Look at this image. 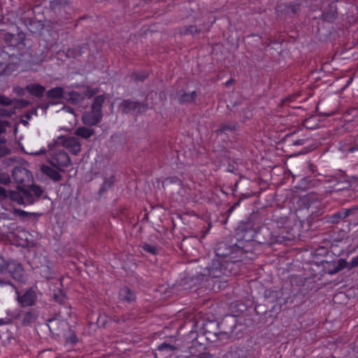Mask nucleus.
Segmentation results:
<instances>
[{
  "instance_id": "nucleus-27",
  "label": "nucleus",
  "mask_w": 358,
  "mask_h": 358,
  "mask_svg": "<svg viewBox=\"0 0 358 358\" xmlns=\"http://www.w3.org/2000/svg\"><path fill=\"white\" fill-rule=\"evenodd\" d=\"M176 349H177V347H176L175 345H171V344H169L166 343H163L157 346V350L159 351V352H166V354L161 355L160 357H159L158 353L155 352V358H164V357H166L169 352H171V351H173Z\"/></svg>"
},
{
  "instance_id": "nucleus-52",
  "label": "nucleus",
  "mask_w": 358,
  "mask_h": 358,
  "mask_svg": "<svg viewBox=\"0 0 358 358\" xmlns=\"http://www.w3.org/2000/svg\"><path fill=\"white\" fill-rule=\"evenodd\" d=\"M32 191L34 192L35 194L36 195V196H39L41 193H42V190L40 187H32L31 188H30Z\"/></svg>"
},
{
  "instance_id": "nucleus-48",
  "label": "nucleus",
  "mask_w": 358,
  "mask_h": 358,
  "mask_svg": "<svg viewBox=\"0 0 358 358\" xmlns=\"http://www.w3.org/2000/svg\"><path fill=\"white\" fill-rule=\"evenodd\" d=\"M10 182V177L7 174L0 173V183L7 184Z\"/></svg>"
},
{
  "instance_id": "nucleus-45",
  "label": "nucleus",
  "mask_w": 358,
  "mask_h": 358,
  "mask_svg": "<svg viewBox=\"0 0 358 358\" xmlns=\"http://www.w3.org/2000/svg\"><path fill=\"white\" fill-rule=\"evenodd\" d=\"M358 266V255L353 257L350 262H348V269L351 270Z\"/></svg>"
},
{
  "instance_id": "nucleus-10",
  "label": "nucleus",
  "mask_w": 358,
  "mask_h": 358,
  "mask_svg": "<svg viewBox=\"0 0 358 358\" xmlns=\"http://www.w3.org/2000/svg\"><path fill=\"white\" fill-rule=\"evenodd\" d=\"M235 243L230 244L227 242H220L218 243L215 248V254L217 257H220L222 259H228L231 257L232 259H237V254L235 250Z\"/></svg>"
},
{
  "instance_id": "nucleus-61",
  "label": "nucleus",
  "mask_w": 358,
  "mask_h": 358,
  "mask_svg": "<svg viewBox=\"0 0 358 358\" xmlns=\"http://www.w3.org/2000/svg\"><path fill=\"white\" fill-rule=\"evenodd\" d=\"M41 170L42 172H43V173L45 172V165L44 164L41 166Z\"/></svg>"
},
{
  "instance_id": "nucleus-3",
  "label": "nucleus",
  "mask_w": 358,
  "mask_h": 358,
  "mask_svg": "<svg viewBox=\"0 0 358 358\" xmlns=\"http://www.w3.org/2000/svg\"><path fill=\"white\" fill-rule=\"evenodd\" d=\"M105 101L104 95H99L95 96L91 110L85 113L82 116V120L85 125L94 126L99 124L103 118L102 105Z\"/></svg>"
},
{
  "instance_id": "nucleus-12",
  "label": "nucleus",
  "mask_w": 358,
  "mask_h": 358,
  "mask_svg": "<svg viewBox=\"0 0 358 358\" xmlns=\"http://www.w3.org/2000/svg\"><path fill=\"white\" fill-rule=\"evenodd\" d=\"M237 322V318L234 315H227L224 317L218 324L220 329V334H224L227 338H229L234 332Z\"/></svg>"
},
{
  "instance_id": "nucleus-43",
  "label": "nucleus",
  "mask_w": 358,
  "mask_h": 358,
  "mask_svg": "<svg viewBox=\"0 0 358 358\" xmlns=\"http://www.w3.org/2000/svg\"><path fill=\"white\" fill-rule=\"evenodd\" d=\"M99 92L98 88H90V87H87V90L85 92V96L87 98L90 99L93 97L96 93Z\"/></svg>"
},
{
  "instance_id": "nucleus-19",
  "label": "nucleus",
  "mask_w": 358,
  "mask_h": 358,
  "mask_svg": "<svg viewBox=\"0 0 358 358\" xmlns=\"http://www.w3.org/2000/svg\"><path fill=\"white\" fill-rule=\"evenodd\" d=\"M338 17L337 7L334 2L329 3L328 8L322 13V17L324 21L333 22Z\"/></svg>"
},
{
  "instance_id": "nucleus-26",
  "label": "nucleus",
  "mask_w": 358,
  "mask_h": 358,
  "mask_svg": "<svg viewBox=\"0 0 358 358\" xmlns=\"http://www.w3.org/2000/svg\"><path fill=\"white\" fill-rule=\"evenodd\" d=\"M65 91L62 87H56L46 92V98L49 99H64Z\"/></svg>"
},
{
  "instance_id": "nucleus-13",
  "label": "nucleus",
  "mask_w": 358,
  "mask_h": 358,
  "mask_svg": "<svg viewBox=\"0 0 358 358\" xmlns=\"http://www.w3.org/2000/svg\"><path fill=\"white\" fill-rule=\"evenodd\" d=\"M7 270L16 281L24 282L27 280L26 273L22 265L15 260H11L7 264Z\"/></svg>"
},
{
  "instance_id": "nucleus-41",
  "label": "nucleus",
  "mask_w": 358,
  "mask_h": 358,
  "mask_svg": "<svg viewBox=\"0 0 358 358\" xmlns=\"http://www.w3.org/2000/svg\"><path fill=\"white\" fill-rule=\"evenodd\" d=\"M204 334L206 336V339L210 342H215L218 339V334L217 333H212L211 331L205 330Z\"/></svg>"
},
{
  "instance_id": "nucleus-38",
  "label": "nucleus",
  "mask_w": 358,
  "mask_h": 358,
  "mask_svg": "<svg viewBox=\"0 0 358 358\" xmlns=\"http://www.w3.org/2000/svg\"><path fill=\"white\" fill-rule=\"evenodd\" d=\"M52 296L55 301L59 303H63L66 299L64 293L59 288L57 292L55 290L53 291Z\"/></svg>"
},
{
  "instance_id": "nucleus-39",
  "label": "nucleus",
  "mask_w": 358,
  "mask_h": 358,
  "mask_svg": "<svg viewBox=\"0 0 358 358\" xmlns=\"http://www.w3.org/2000/svg\"><path fill=\"white\" fill-rule=\"evenodd\" d=\"M82 53H83V52H82L81 46H77L72 49L68 50V51L66 52V55L69 57H72L75 58L76 57L80 56L82 55Z\"/></svg>"
},
{
  "instance_id": "nucleus-16",
  "label": "nucleus",
  "mask_w": 358,
  "mask_h": 358,
  "mask_svg": "<svg viewBox=\"0 0 358 358\" xmlns=\"http://www.w3.org/2000/svg\"><path fill=\"white\" fill-rule=\"evenodd\" d=\"M241 261L242 259L240 257L237 258L236 260V259H232L231 257L224 259L222 274L226 275L236 274L238 272L237 263Z\"/></svg>"
},
{
  "instance_id": "nucleus-17",
  "label": "nucleus",
  "mask_w": 358,
  "mask_h": 358,
  "mask_svg": "<svg viewBox=\"0 0 358 358\" xmlns=\"http://www.w3.org/2000/svg\"><path fill=\"white\" fill-rule=\"evenodd\" d=\"M197 96L196 91L188 93L183 90H180L176 92L178 101L180 105L193 103L196 101Z\"/></svg>"
},
{
  "instance_id": "nucleus-24",
  "label": "nucleus",
  "mask_w": 358,
  "mask_h": 358,
  "mask_svg": "<svg viewBox=\"0 0 358 358\" xmlns=\"http://www.w3.org/2000/svg\"><path fill=\"white\" fill-rule=\"evenodd\" d=\"M85 96L76 91L65 92L64 100L71 103V104H78L83 101Z\"/></svg>"
},
{
  "instance_id": "nucleus-33",
  "label": "nucleus",
  "mask_w": 358,
  "mask_h": 358,
  "mask_svg": "<svg viewBox=\"0 0 358 358\" xmlns=\"http://www.w3.org/2000/svg\"><path fill=\"white\" fill-rule=\"evenodd\" d=\"M141 248L145 252L153 255H157L161 250V248L148 243H143Z\"/></svg>"
},
{
  "instance_id": "nucleus-29",
  "label": "nucleus",
  "mask_w": 358,
  "mask_h": 358,
  "mask_svg": "<svg viewBox=\"0 0 358 358\" xmlns=\"http://www.w3.org/2000/svg\"><path fill=\"white\" fill-rule=\"evenodd\" d=\"M201 29L198 28L194 24L185 26L180 29V35H192L194 36L195 34L201 33Z\"/></svg>"
},
{
  "instance_id": "nucleus-5",
  "label": "nucleus",
  "mask_w": 358,
  "mask_h": 358,
  "mask_svg": "<svg viewBox=\"0 0 358 358\" xmlns=\"http://www.w3.org/2000/svg\"><path fill=\"white\" fill-rule=\"evenodd\" d=\"M255 215H251L239 222L235 230L237 241H252L255 235Z\"/></svg>"
},
{
  "instance_id": "nucleus-37",
  "label": "nucleus",
  "mask_w": 358,
  "mask_h": 358,
  "mask_svg": "<svg viewBox=\"0 0 358 358\" xmlns=\"http://www.w3.org/2000/svg\"><path fill=\"white\" fill-rule=\"evenodd\" d=\"M148 77L146 71L134 72L131 74V78L135 82H143Z\"/></svg>"
},
{
  "instance_id": "nucleus-7",
  "label": "nucleus",
  "mask_w": 358,
  "mask_h": 358,
  "mask_svg": "<svg viewBox=\"0 0 358 358\" xmlns=\"http://www.w3.org/2000/svg\"><path fill=\"white\" fill-rule=\"evenodd\" d=\"M118 108L122 115H126L131 111H134L137 115H141L148 108L147 103H142L132 99H123L118 105Z\"/></svg>"
},
{
  "instance_id": "nucleus-56",
  "label": "nucleus",
  "mask_w": 358,
  "mask_h": 358,
  "mask_svg": "<svg viewBox=\"0 0 358 358\" xmlns=\"http://www.w3.org/2000/svg\"><path fill=\"white\" fill-rule=\"evenodd\" d=\"M208 354L207 352H201V353H199V355H196L197 358H207L208 357Z\"/></svg>"
},
{
  "instance_id": "nucleus-63",
  "label": "nucleus",
  "mask_w": 358,
  "mask_h": 358,
  "mask_svg": "<svg viewBox=\"0 0 358 358\" xmlns=\"http://www.w3.org/2000/svg\"><path fill=\"white\" fill-rule=\"evenodd\" d=\"M5 141H6V139L4 138H0L1 143L5 142Z\"/></svg>"
},
{
  "instance_id": "nucleus-21",
  "label": "nucleus",
  "mask_w": 358,
  "mask_h": 358,
  "mask_svg": "<svg viewBox=\"0 0 358 358\" xmlns=\"http://www.w3.org/2000/svg\"><path fill=\"white\" fill-rule=\"evenodd\" d=\"M239 127V124L236 121H231L223 122L220 124V127L217 129L215 130V133L217 135H221L222 134H227L228 132L233 133Z\"/></svg>"
},
{
  "instance_id": "nucleus-22",
  "label": "nucleus",
  "mask_w": 358,
  "mask_h": 358,
  "mask_svg": "<svg viewBox=\"0 0 358 358\" xmlns=\"http://www.w3.org/2000/svg\"><path fill=\"white\" fill-rule=\"evenodd\" d=\"M119 299L123 302L130 303L136 300L135 292L128 287H122L118 294Z\"/></svg>"
},
{
  "instance_id": "nucleus-15",
  "label": "nucleus",
  "mask_w": 358,
  "mask_h": 358,
  "mask_svg": "<svg viewBox=\"0 0 358 358\" xmlns=\"http://www.w3.org/2000/svg\"><path fill=\"white\" fill-rule=\"evenodd\" d=\"M46 325L48 327L51 336L57 339L62 333L65 324L57 318L49 319Z\"/></svg>"
},
{
  "instance_id": "nucleus-46",
  "label": "nucleus",
  "mask_w": 358,
  "mask_h": 358,
  "mask_svg": "<svg viewBox=\"0 0 358 358\" xmlns=\"http://www.w3.org/2000/svg\"><path fill=\"white\" fill-rule=\"evenodd\" d=\"M10 127V124L7 121L0 120V134L6 131L7 127Z\"/></svg>"
},
{
  "instance_id": "nucleus-8",
  "label": "nucleus",
  "mask_w": 358,
  "mask_h": 358,
  "mask_svg": "<svg viewBox=\"0 0 358 358\" xmlns=\"http://www.w3.org/2000/svg\"><path fill=\"white\" fill-rule=\"evenodd\" d=\"M273 221V223L271 224V228H273V231H277L278 235L286 234L289 232L293 236L290 241L295 238L292 223L287 217H276Z\"/></svg>"
},
{
  "instance_id": "nucleus-28",
  "label": "nucleus",
  "mask_w": 358,
  "mask_h": 358,
  "mask_svg": "<svg viewBox=\"0 0 358 358\" xmlns=\"http://www.w3.org/2000/svg\"><path fill=\"white\" fill-rule=\"evenodd\" d=\"M94 133L95 131L93 129L80 127L76 130L75 134L83 138L88 139L94 135Z\"/></svg>"
},
{
  "instance_id": "nucleus-55",
  "label": "nucleus",
  "mask_w": 358,
  "mask_h": 358,
  "mask_svg": "<svg viewBox=\"0 0 358 358\" xmlns=\"http://www.w3.org/2000/svg\"><path fill=\"white\" fill-rule=\"evenodd\" d=\"M239 203H240V200L238 201H237L236 203H235L233 206H231L229 208L227 212L228 213H231L234 210V208L239 204Z\"/></svg>"
},
{
  "instance_id": "nucleus-4",
  "label": "nucleus",
  "mask_w": 358,
  "mask_h": 358,
  "mask_svg": "<svg viewBox=\"0 0 358 358\" xmlns=\"http://www.w3.org/2000/svg\"><path fill=\"white\" fill-rule=\"evenodd\" d=\"M48 147L50 157L48 161L52 166L59 169V167H66L70 164V157L60 145L55 143V145L49 144Z\"/></svg>"
},
{
  "instance_id": "nucleus-36",
  "label": "nucleus",
  "mask_w": 358,
  "mask_h": 358,
  "mask_svg": "<svg viewBox=\"0 0 358 358\" xmlns=\"http://www.w3.org/2000/svg\"><path fill=\"white\" fill-rule=\"evenodd\" d=\"M69 3V0H52L50 1V8L52 10H59Z\"/></svg>"
},
{
  "instance_id": "nucleus-34",
  "label": "nucleus",
  "mask_w": 358,
  "mask_h": 358,
  "mask_svg": "<svg viewBox=\"0 0 358 358\" xmlns=\"http://www.w3.org/2000/svg\"><path fill=\"white\" fill-rule=\"evenodd\" d=\"M38 315V312L35 310L27 312L23 317V323L24 324H29L34 322L36 320Z\"/></svg>"
},
{
  "instance_id": "nucleus-32",
  "label": "nucleus",
  "mask_w": 358,
  "mask_h": 358,
  "mask_svg": "<svg viewBox=\"0 0 358 358\" xmlns=\"http://www.w3.org/2000/svg\"><path fill=\"white\" fill-rule=\"evenodd\" d=\"M115 177L110 176L109 178H106L104 180L103 183L101 186L99 190V195H102L104 192H106L108 189L111 188L114 184Z\"/></svg>"
},
{
  "instance_id": "nucleus-54",
  "label": "nucleus",
  "mask_w": 358,
  "mask_h": 358,
  "mask_svg": "<svg viewBox=\"0 0 358 358\" xmlns=\"http://www.w3.org/2000/svg\"><path fill=\"white\" fill-rule=\"evenodd\" d=\"M14 91L19 95H23L24 94V90L22 88L15 87L14 88Z\"/></svg>"
},
{
  "instance_id": "nucleus-2",
  "label": "nucleus",
  "mask_w": 358,
  "mask_h": 358,
  "mask_svg": "<svg viewBox=\"0 0 358 358\" xmlns=\"http://www.w3.org/2000/svg\"><path fill=\"white\" fill-rule=\"evenodd\" d=\"M292 236L288 233L279 234L273 231V228L264 224L255 229L252 241L259 244L272 245L274 243H286L290 241Z\"/></svg>"
},
{
  "instance_id": "nucleus-47",
  "label": "nucleus",
  "mask_w": 358,
  "mask_h": 358,
  "mask_svg": "<svg viewBox=\"0 0 358 358\" xmlns=\"http://www.w3.org/2000/svg\"><path fill=\"white\" fill-rule=\"evenodd\" d=\"M7 264L8 262L0 255V273H3L7 269Z\"/></svg>"
},
{
  "instance_id": "nucleus-58",
  "label": "nucleus",
  "mask_w": 358,
  "mask_h": 358,
  "mask_svg": "<svg viewBox=\"0 0 358 358\" xmlns=\"http://www.w3.org/2000/svg\"><path fill=\"white\" fill-rule=\"evenodd\" d=\"M357 150H358V144H356L355 145L350 147L348 150L350 152H353Z\"/></svg>"
},
{
  "instance_id": "nucleus-20",
  "label": "nucleus",
  "mask_w": 358,
  "mask_h": 358,
  "mask_svg": "<svg viewBox=\"0 0 358 358\" xmlns=\"http://www.w3.org/2000/svg\"><path fill=\"white\" fill-rule=\"evenodd\" d=\"M356 208H342L329 217V221L332 224H338L341 220L352 214Z\"/></svg>"
},
{
  "instance_id": "nucleus-57",
  "label": "nucleus",
  "mask_w": 358,
  "mask_h": 358,
  "mask_svg": "<svg viewBox=\"0 0 358 358\" xmlns=\"http://www.w3.org/2000/svg\"><path fill=\"white\" fill-rule=\"evenodd\" d=\"M57 103H62L61 102H58V101H49L48 102H46L45 108L47 109L50 105H55V104H57Z\"/></svg>"
},
{
  "instance_id": "nucleus-64",
  "label": "nucleus",
  "mask_w": 358,
  "mask_h": 358,
  "mask_svg": "<svg viewBox=\"0 0 358 358\" xmlns=\"http://www.w3.org/2000/svg\"><path fill=\"white\" fill-rule=\"evenodd\" d=\"M188 358H197L196 355H192L191 357H189Z\"/></svg>"
},
{
  "instance_id": "nucleus-50",
  "label": "nucleus",
  "mask_w": 358,
  "mask_h": 358,
  "mask_svg": "<svg viewBox=\"0 0 358 358\" xmlns=\"http://www.w3.org/2000/svg\"><path fill=\"white\" fill-rule=\"evenodd\" d=\"M289 8L292 13L296 14L300 10V5L299 4H292L289 6Z\"/></svg>"
},
{
  "instance_id": "nucleus-23",
  "label": "nucleus",
  "mask_w": 358,
  "mask_h": 358,
  "mask_svg": "<svg viewBox=\"0 0 358 358\" xmlns=\"http://www.w3.org/2000/svg\"><path fill=\"white\" fill-rule=\"evenodd\" d=\"M299 131L297 130L294 131L293 132L287 134L282 138V141L283 143H287L288 145H303L306 144L308 138H297L293 139V137L297 134Z\"/></svg>"
},
{
  "instance_id": "nucleus-53",
  "label": "nucleus",
  "mask_w": 358,
  "mask_h": 358,
  "mask_svg": "<svg viewBox=\"0 0 358 358\" xmlns=\"http://www.w3.org/2000/svg\"><path fill=\"white\" fill-rule=\"evenodd\" d=\"M62 109L64 110L66 112H68V113H72V114L74 113L73 108H71V106H67L63 105L62 106Z\"/></svg>"
},
{
  "instance_id": "nucleus-9",
  "label": "nucleus",
  "mask_w": 358,
  "mask_h": 358,
  "mask_svg": "<svg viewBox=\"0 0 358 358\" xmlns=\"http://www.w3.org/2000/svg\"><path fill=\"white\" fill-rule=\"evenodd\" d=\"M56 143L60 145L62 148L68 149L74 155H77L81 150L80 140L76 136H59Z\"/></svg>"
},
{
  "instance_id": "nucleus-44",
  "label": "nucleus",
  "mask_w": 358,
  "mask_h": 358,
  "mask_svg": "<svg viewBox=\"0 0 358 358\" xmlns=\"http://www.w3.org/2000/svg\"><path fill=\"white\" fill-rule=\"evenodd\" d=\"M345 115H350L352 118L356 117L358 116V108H351L346 110Z\"/></svg>"
},
{
  "instance_id": "nucleus-14",
  "label": "nucleus",
  "mask_w": 358,
  "mask_h": 358,
  "mask_svg": "<svg viewBox=\"0 0 358 358\" xmlns=\"http://www.w3.org/2000/svg\"><path fill=\"white\" fill-rule=\"evenodd\" d=\"M15 113V103L13 99L0 94V116L9 117Z\"/></svg>"
},
{
  "instance_id": "nucleus-40",
  "label": "nucleus",
  "mask_w": 358,
  "mask_h": 358,
  "mask_svg": "<svg viewBox=\"0 0 358 358\" xmlns=\"http://www.w3.org/2000/svg\"><path fill=\"white\" fill-rule=\"evenodd\" d=\"M338 187L336 188V191L348 189L351 187V182L349 180H345L343 181H340L337 183Z\"/></svg>"
},
{
  "instance_id": "nucleus-51",
  "label": "nucleus",
  "mask_w": 358,
  "mask_h": 358,
  "mask_svg": "<svg viewBox=\"0 0 358 358\" xmlns=\"http://www.w3.org/2000/svg\"><path fill=\"white\" fill-rule=\"evenodd\" d=\"M166 180H169V182H171V183L181 184V180L177 176H173V177L168 178L166 179Z\"/></svg>"
},
{
  "instance_id": "nucleus-31",
  "label": "nucleus",
  "mask_w": 358,
  "mask_h": 358,
  "mask_svg": "<svg viewBox=\"0 0 358 358\" xmlns=\"http://www.w3.org/2000/svg\"><path fill=\"white\" fill-rule=\"evenodd\" d=\"M264 296L268 303H274L280 298L281 292L280 291L267 289L264 292Z\"/></svg>"
},
{
  "instance_id": "nucleus-11",
  "label": "nucleus",
  "mask_w": 358,
  "mask_h": 358,
  "mask_svg": "<svg viewBox=\"0 0 358 358\" xmlns=\"http://www.w3.org/2000/svg\"><path fill=\"white\" fill-rule=\"evenodd\" d=\"M322 265L324 271L329 274H336L345 268H348V262L345 259L340 258L333 261H323Z\"/></svg>"
},
{
  "instance_id": "nucleus-42",
  "label": "nucleus",
  "mask_w": 358,
  "mask_h": 358,
  "mask_svg": "<svg viewBox=\"0 0 358 358\" xmlns=\"http://www.w3.org/2000/svg\"><path fill=\"white\" fill-rule=\"evenodd\" d=\"M66 342L71 344H76L78 341L77 336L73 331L69 329V335L66 338Z\"/></svg>"
},
{
  "instance_id": "nucleus-6",
  "label": "nucleus",
  "mask_w": 358,
  "mask_h": 358,
  "mask_svg": "<svg viewBox=\"0 0 358 358\" xmlns=\"http://www.w3.org/2000/svg\"><path fill=\"white\" fill-rule=\"evenodd\" d=\"M0 286L1 287L9 286L11 290H14L17 295L16 300L22 307L31 306L36 304L37 301V294L34 289H29L22 294H20L18 289L8 280L0 279Z\"/></svg>"
},
{
  "instance_id": "nucleus-18",
  "label": "nucleus",
  "mask_w": 358,
  "mask_h": 358,
  "mask_svg": "<svg viewBox=\"0 0 358 358\" xmlns=\"http://www.w3.org/2000/svg\"><path fill=\"white\" fill-rule=\"evenodd\" d=\"M252 241H237L235 245L236 254L242 260L244 255L252 252Z\"/></svg>"
},
{
  "instance_id": "nucleus-49",
  "label": "nucleus",
  "mask_w": 358,
  "mask_h": 358,
  "mask_svg": "<svg viewBox=\"0 0 358 358\" xmlns=\"http://www.w3.org/2000/svg\"><path fill=\"white\" fill-rule=\"evenodd\" d=\"M9 153V150L5 145L0 144V157H3Z\"/></svg>"
},
{
  "instance_id": "nucleus-35",
  "label": "nucleus",
  "mask_w": 358,
  "mask_h": 358,
  "mask_svg": "<svg viewBox=\"0 0 358 358\" xmlns=\"http://www.w3.org/2000/svg\"><path fill=\"white\" fill-rule=\"evenodd\" d=\"M224 266V259L220 257H217V259H214L212 261V265L210 266V270L215 271H219L222 274V267Z\"/></svg>"
},
{
  "instance_id": "nucleus-1",
  "label": "nucleus",
  "mask_w": 358,
  "mask_h": 358,
  "mask_svg": "<svg viewBox=\"0 0 358 358\" xmlns=\"http://www.w3.org/2000/svg\"><path fill=\"white\" fill-rule=\"evenodd\" d=\"M13 176L18 185L19 192H12L10 198L19 204H27L34 201L29 188L32 185L31 173L23 167H15L13 170Z\"/></svg>"
},
{
  "instance_id": "nucleus-25",
  "label": "nucleus",
  "mask_w": 358,
  "mask_h": 358,
  "mask_svg": "<svg viewBox=\"0 0 358 358\" xmlns=\"http://www.w3.org/2000/svg\"><path fill=\"white\" fill-rule=\"evenodd\" d=\"M60 172H65V171L61 167L59 169L46 166V176L54 182H59L62 179Z\"/></svg>"
},
{
  "instance_id": "nucleus-62",
  "label": "nucleus",
  "mask_w": 358,
  "mask_h": 358,
  "mask_svg": "<svg viewBox=\"0 0 358 358\" xmlns=\"http://www.w3.org/2000/svg\"><path fill=\"white\" fill-rule=\"evenodd\" d=\"M233 81H234V80H233V79H231V80H229V81H227V82L226 83V85H229V84H230V83H231V82H233Z\"/></svg>"
},
{
  "instance_id": "nucleus-59",
  "label": "nucleus",
  "mask_w": 358,
  "mask_h": 358,
  "mask_svg": "<svg viewBox=\"0 0 358 358\" xmlns=\"http://www.w3.org/2000/svg\"><path fill=\"white\" fill-rule=\"evenodd\" d=\"M6 196V191L3 187H0V199L3 198Z\"/></svg>"
},
{
  "instance_id": "nucleus-30",
  "label": "nucleus",
  "mask_w": 358,
  "mask_h": 358,
  "mask_svg": "<svg viewBox=\"0 0 358 358\" xmlns=\"http://www.w3.org/2000/svg\"><path fill=\"white\" fill-rule=\"evenodd\" d=\"M44 87L38 84H30L27 85V90L36 96H42L44 92Z\"/></svg>"
},
{
  "instance_id": "nucleus-60",
  "label": "nucleus",
  "mask_w": 358,
  "mask_h": 358,
  "mask_svg": "<svg viewBox=\"0 0 358 358\" xmlns=\"http://www.w3.org/2000/svg\"><path fill=\"white\" fill-rule=\"evenodd\" d=\"M14 37V36L13 34H8L6 35V39L7 41H11V39Z\"/></svg>"
}]
</instances>
